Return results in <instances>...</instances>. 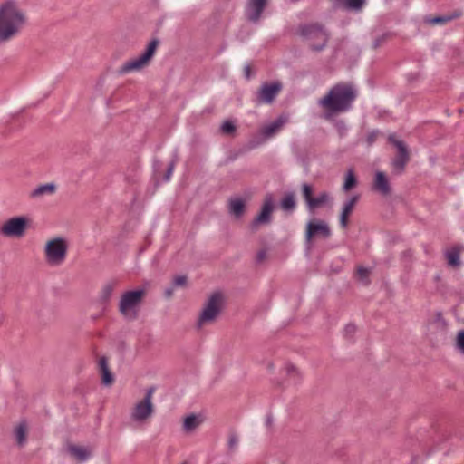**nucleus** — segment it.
<instances>
[{"label":"nucleus","instance_id":"obj_13","mask_svg":"<svg viewBox=\"0 0 464 464\" xmlns=\"http://www.w3.org/2000/svg\"><path fill=\"white\" fill-rule=\"evenodd\" d=\"M389 140L395 146L398 150L397 157L393 160L392 165L394 169L401 171L409 160V151L407 146L402 140H397L395 135H391Z\"/></svg>","mask_w":464,"mask_h":464},{"label":"nucleus","instance_id":"obj_11","mask_svg":"<svg viewBox=\"0 0 464 464\" xmlns=\"http://www.w3.org/2000/svg\"><path fill=\"white\" fill-rule=\"evenodd\" d=\"M302 189L304 200L310 211H314L315 208H318L325 205L330 200V196L326 192H323L319 194L317 197L313 198V189L312 187L308 184H304Z\"/></svg>","mask_w":464,"mask_h":464},{"label":"nucleus","instance_id":"obj_30","mask_svg":"<svg viewBox=\"0 0 464 464\" xmlns=\"http://www.w3.org/2000/svg\"><path fill=\"white\" fill-rule=\"evenodd\" d=\"M114 289V285L112 284H107L103 286L102 293H101V298L106 302L110 299L112 292Z\"/></svg>","mask_w":464,"mask_h":464},{"label":"nucleus","instance_id":"obj_18","mask_svg":"<svg viewBox=\"0 0 464 464\" xmlns=\"http://www.w3.org/2000/svg\"><path fill=\"white\" fill-rule=\"evenodd\" d=\"M68 452L80 462L86 461L92 456V449L84 446L71 445L68 447Z\"/></svg>","mask_w":464,"mask_h":464},{"label":"nucleus","instance_id":"obj_12","mask_svg":"<svg viewBox=\"0 0 464 464\" xmlns=\"http://www.w3.org/2000/svg\"><path fill=\"white\" fill-rule=\"evenodd\" d=\"M286 122V118L284 116H280L275 121L271 122L268 125L264 126L258 133L259 140L255 142L253 146H257L260 143L265 142L266 140L274 137L276 133L280 131L283 126Z\"/></svg>","mask_w":464,"mask_h":464},{"label":"nucleus","instance_id":"obj_21","mask_svg":"<svg viewBox=\"0 0 464 464\" xmlns=\"http://www.w3.org/2000/svg\"><path fill=\"white\" fill-rule=\"evenodd\" d=\"M373 188L382 195H387L390 193L389 180L383 172L377 171L375 173Z\"/></svg>","mask_w":464,"mask_h":464},{"label":"nucleus","instance_id":"obj_20","mask_svg":"<svg viewBox=\"0 0 464 464\" xmlns=\"http://www.w3.org/2000/svg\"><path fill=\"white\" fill-rule=\"evenodd\" d=\"M56 191V185L54 183H46L42 184L35 188H34L30 192V198H41L45 196H50L54 194Z\"/></svg>","mask_w":464,"mask_h":464},{"label":"nucleus","instance_id":"obj_31","mask_svg":"<svg viewBox=\"0 0 464 464\" xmlns=\"http://www.w3.org/2000/svg\"><path fill=\"white\" fill-rule=\"evenodd\" d=\"M187 282H188V278L186 276H183V275H179V276H177L173 278V286L175 288L177 287H184L187 285Z\"/></svg>","mask_w":464,"mask_h":464},{"label":"nucleus","instance_id":"obj_15","mask_svg":"<svg viewBox=\"0 0 464 464\" xmlns=\"http://www.w3.org/2000/svg\"><path fill=\"white\" fill-rule=\"evenodd\" d=\"M266 5V0H248L246 14L250 21L256 22Z\"/></svg>","mask_w":464,"mask_h":464},{"label":"nucleus","instance_id":"obj_19","mask_svg":"<svg viewBox=\"0 0 464 464\" xmlns=\"http://www.w3.org/2000/svg\"><path fill=\"white\" fill-rule=\"evenodd\" d=\"M283 372L285 374L286 382L289 385H296L302 379L301 372L290 362L285 364Z\"/></svg>","mask_w":464,"mask_h":464},{"label":"nucleus","instance_id":"obj_29","mask_svg":"<svg viewBox=\"0 0 464 464\" xmlns=\"http://www.w3.org/2000/svg\"><path fill=\"white\" fill-rule=\"evenodd\" d=\"M455 348L460 354L464 355V330H460L457 333Z\"/></svg>","mask_w":464,"mask_h":464},{"label":"nucleus","instance_id":"obj_10","mask_svg":"<svg viewBox=\"0 0 464 464\" xmlns=\"http://www.w3.org/2000/svg\"><path fill=\"white\" fill-rule=\"evenodd\" d=\"M331 236V230L327 223L324 220L314 219L307 223L305 239L310 243L312 238L322 237L328 238Z\"/></svg>","mask_w":464,"mask_h":464},{"label":"nucleus","instance_id":"obj_14","mask_svg":"<svg viewBox=\"0 0 464 464\" xmlns=\"http://www.w3.org/2000/svg\"><path fill=\"white\" fill-rule=\"evenodd\" d=\"M282 89V84L279 82L264 83L258 93L257 99L263 103H271Z\"/></svg>","mask_w":464,"mask_h":464},{"label":"nucleus","instance_id":"obj_24","mask_svg":"<svg viewBox=\"0 0 464 464\" xmlns=\"http://www.w3.org/2000/svg\"><path fill=\"white\" fill-rule=\"evenodd\" d=\"M445 256L448 265L452 267H459L460 266L459 248L457 246L451 247L445 252Z\"/></svg>","mask_w":464,"mask_h":464},{"label":"nucleus","instance_id":"obj_33","mask_svg":"<svg viewBox=\"0 0 464 464\" xmlns=\"http://www.w3.org/2000/svg\"><path fill=\"white\" fill-rule=\"evenodd\" d=\"M357 276L362 283H368L369 270L367 268L359 267L357 270Z\"/></svg>","mask_w":464,"mask_h":464},{"label":"nucleus","instance_id":"obj_28","mask_svg":"<svg viewBox=\"0 0 464 464\" xmlns=\"http://www.w3.org/2000/svg\"><path fill=\"white\" fill-rule=\"evenodd\" d=\"M295 198L294 193H289L281 201V208L285 211H292L295 208Z\"/></svg>","mask_w":464,"mask_h":464},{"label":"nucleus","instance_id":"obj_26","mask_svg":"<svg viewBox=\"0 0 464 464\" xmlns=\"http://www.w3.org/2000/svg\"><path fill=\"white\" fill-rule=\"evenodd\" d=\"M99 366L102 372V382L105 385H111L113 382V377L109 370L108 362L105 357L99 360Z\"/></svg>","mask_w":464,"mask_h":464},{"label":"nucleus","instance_id":"obj_2","mask_svg":"<svg viewBox=\"0 0 464 464\" xmlns=\"http://www.w3.org/2000/svg\"><path fill=\"white\" fill-rule=\"evenodd\" d=\"M356 98V91L348 84H337L318 103L331 113L348 111Z\"/></svg>","mask_w":464,"mask_h":464},{"label":"nucleus","instance_id":"obj_27","mask_svg":"<svg viewBox=\"0 0 464 464\" xmlns=\"http://www.w3.org/2000/svg\"><path fill=\"white\" fill-rule=\"evenodd\" d=\"M356 184H357V179H356L354 171H353V169H348V171L346 173L343 189L344 191H349L353 188H354L356 186Z\"/></svg>","mask_w":464,"mask_h":464},{"label":"nucleus","instance_id":"obj_37","mask_svg":"<svg viewBox=\"0 0 464 464\" xmlns=\"http://www.w3.org/2000/svg\"><path fill=\"white\" fill-rule=\"evenodd\" d=\"M173 170H174V163H170L168 168V171H167V175H166V179H165L166 181H168L170 179V177L173 173Z\"/></svg>","mask_w":464,"mask_h":464},{"label":"nucleus","instance_id":"obj_25","mask_svg":"<svg viewBox=\"0 0 464 464\" xmlns=\"http://www.w3.org/2000/svg\"><path fill=\"white\" fill-rule=\"evenodd\" d=\"M28 432V427L25 422H20L14 430V439L18 445L22 446L26 441V436Z\"/></svg>","mask_w":464,"mask_h":464},{"label":"nucleus","instance_id":"obj_17","mask_svg":"<svg viewBox=\"0 0 464 464\" xmlns=\"http://www.w3.org/2000/svg\"><path fill=\"white\" fill-rule=\"evenodd\" d=\"M359 199V196H353L349 198L342 208V212L340 215V225L343 228H345L348 226V218L352 214L355 204Z\"/></svg>","mask_w":464,"mask_h":464},{"label":"nucleus","instance_id":"obj_3","mask_svg":"<svg viewBox=\"0 0 464 464\" xmlns=\"http://www.w3.org/2000/svg\"><path fill=\"white\" fill-rule=\"evenodd\" d=\"M69 249L68 241L63 237L48 239L44 247V256L46 264L52 267L61 266L66 260Z\"/></svg>","mask_w":464,"mask_h":464},{"label":"nucleus","instance_id":"obj_38","mask_svg":"<svg viewBox=\"0 0 464 464\" xmlns=\"http://www.w3.org/2000/svg\"><path fill=\"white\" fill-rule=\"evenodd\" d=\"M266 256V252L265 250H261L256 255V259L258 262H262Z\"/></svg>","mask_w":464,"mask_h":464},{"label":"nucleus","instance_id":"obj_39","mask_svg":"<svg viewBox=\"0 0 464 464\" xmlns=\"http://www.w3.org/2000/svg\"><path fill=\"white\" fill-rule=\"evenodd\" d=\"M174 288H175V287H174L173 285H172V287H170V288H167V289L165 290V295H166L168 297L171 296V295H172V294H173Z\"/></svg>","mask_w":464,"mask_h":464},{"label":"nucleus","instance_id":"obj_22","mask_svg":"<svg viewBox=\"0 0 464 464\" xmlns=\"http://www.w3.org/2000/svg\"><path fill=\"white\" fill-rule=\"evenodd\" d=\"M203 420L204 419L201 415L190 414L184 419L183 429L184 430L190 432L199 427Z\"/></svg>","mask_w":464,"mask_h":464},{"label":"nucleus","instance_id":"obj_8","mask_svg":"<svg viewBox=\"0 0 464 464\" xmlns=\"http://www.w3.org/2000/svg\"><path fill=\"white\" fill-rule=\"evenodd\" d=\"M29 219L24 216L13 217L0 226V236L20 238L28 227Z\"/></svg>","mask_w":464,"mask_h":464},{"label":"nucleus","instance_id":"obj_34","mask_svg":"<svg viewBox=\"0 0 464 464\" xmlns=\"http://www.w3.org/2000/svg\"><path fill=\"white\" fill-rule=\"evenodd\" d=\"M236 127L233 124L232 121H227L221 125V130L226 133L229 134L232 133L235 130Z\"/></svg>","mask_w":464,"mask_h":464},{"label":"nucleus","instance_id":"obj_36","mask_svg":"<svg viewBox=\"0 0 464 464\" xmlns=\"http://www.w3.org/2000/svg\"><path fill=\"white\" fill-rule=\"evenodd\" d=\"M356 330V327L354 324H348L346 325L345 329H344V333L346 335L348 334H353Z\"/></svg>","mask_w":464,"mask_h":464},{"label":"nucleus","instance_id":"obj_35","mask_svg":"<svg viewBox=\"0 0 464 464\" xmlns=\"http://www.w3.org/2000/svg\"><path fill=\"white\" fill-rule=\"evenodd\" d=\"M450 18L447 16H438L435 18L428 19L427 22L431 24H443L447 21H449Z\"/></svg>","mask_w":464,"mask_h":464},{"label":"nucleus","instance_id":"obj_9","mask_svg":"<svg viewBox=\"0 0 464 464\" xmlns=\"http://www.w3.org/2000/svg\"><path fill=\"white\" fill-rule=\"evenodd\" d=\"M302 34L307 38L311 47L316 51L323 49L328 40L326 32L316 24L304 27Z\"/></svg>","mask_w":464,"mask_h":464},{"label":"nucleus","instance_id":"obj_5","mask_svg":"<svg viewBox=\"0 0 464 464\" xmlns=\"http://www.w3.org/2000/svg\"><path fill=\"white\" fill-rule=\"evenodd\" d=\"M154 388L147 390L144 398L138 401L133 405L130 413V420L136 426H142L150 421L154 413V405L152 401Z\"/></svg>","mask_w":464,"mask_h":464},{"label":"nucleus","instance_id":"obj_40","mask_svg":"<svg viewBox=\"0 0 464 464\" xmlns=\"http://www.w3.org/2000/svg\"><path fill=\"white\" fill-rule=\"evenodd\" d=\"M245 73L247 78L250 77V66L249 65L245 66Z\"/></svg>","mask_w":464,"mask_h":464},{"label":"nucleus","instance_id":"obj_32","mask_svg":"<svg viewBox=\"0 0 464 464\" xmlns=\"http://www.w3.org/2000/svg\"><path fill=\"white\" fill-rule=\"evenodd\" d=\"M239 444V439L237 435L231 434L228 438L227 446L230 451H235Z\"/></svg>","mask_w":464,"mask_h":464},{"label":"nucleus","instance_id":"obj_4","mask_svg":"<svg viewBox=\"0 0 464 464\" xmlns=\"http://www.w3.org/2000/svg\"><path fill=\"white\" fill-rule=\"evenodd\" d=\"M145 296V290L139 288L123 293L119 302V311L127 320H135Z\"/></svg>","mask_w":464,"mask_h":464},{"label":"nucleus","instance_id":"obj_1","mask_svg":"<svg viewBox=\"0 0 464 464\" xmlns=\"http://www.w3.org/2000/svg\"><path fill=\"white\" fill-rule=\"evenodd\" d=\"M27 24L26 11L18 0L0 2V44L18 37Z\"/></svg>","mask_w":464,"mask_h":464},{"label":"nucleus","instance_id":"obj_6","mask_svg":"<svg viewBox=\"0 0 464 464\" xmlns=\"http://www.w3.org/2000/svg\"><path fill=\"white\" fill-rule=\"evenodd\" d=\"M223 301V295L220 293H214L208 297L197 322L198 328L216 321L222 310Z\"/></svg>","mask_w":464,"mask_h":464},{"label":"nucleus","instance_id":"obj_16","mask_svg":"<svg viewBox=\"0 0 464 464\" xmlns=\"http://www.w3.org/2000/svg\"><path fill=\"white\" fill-rule=\"evenodd\" d=\"M274 209V201L272 196H267L264 201L261 212L254 220L255 225L266 224L270 221L271 214Z\"/></svg>","mask_w":464,"mask_h":464},{"label":"nucleus","instance_id":"obj_23","mask_svg":"<svg viewBox=\"0 0 464 464\" xmlns=\"http://www.w3.org/2000/svg\"><path fill=\"white\" fill-rule=\"evenodd\" d=\"M229 213L235 218H240L245 210V202L240 198H233L228 203Z\"/></svg>","mask_w":464,"mask_h":464},{"label":"nucleus","instance_id":"obj_7","mask_svg":"<svg viewBox=\"0 0 464 464\" xmlns=\"http://www.w3.org/2000/svg\"><path fill=\"white\" fill-rule=\"evenodd\" d=\"M159 42L157 40L151 41L146 50L140 55L126 61L118 69L119 74H128L133 72H138L147 66L155 53Z\"/></svg>","mask_w":464,"mask_h":464}]
</instances>
